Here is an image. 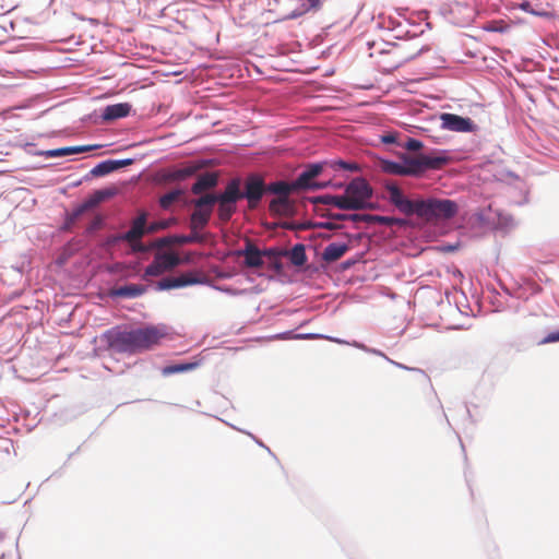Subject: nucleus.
<instances>
[{"label": "nucleus", "mask_w": 559, "mask_h": 559, "mask_svg": "<svg viewBox=\"0 0 559 559\" xmlns=\"http://www.w3.org/2000/svg\"><path fill=\"white\" fill-rule=\"evenodd\" d=\"M345 194L349 203L356 204L354 211H357L365 207L372 195V190L364 179H355L346 187Z\"/></svg>", "instance_id": "obj_5"}, {"label": "nucleus", "mask_w": 559, "mask_h": 559, "mask_svg": "<svg viewBox=\"0 0 559 559\" xmlns=\"http://www.w3.org/2000/svg\"><path fill=\"white\" fill-rule=\"evenodd\" d=\"M299 190L296 181L288 183L286 181H275L266 186V192L276 194L280 198H288L294 191Z\"/></svg>", "instance_id": "obj_22"}, {"label": "nucleus", "mask_w": 559, "mask_h": 559, "mask_svg": "<svg viewBox=\"0 0 559 559\" xmlns=\"http://www.w3.org/2000/svg\"><path fill=\"white\" fill-rule=\"evenodd\" d=\"M421 157L424 171L427 169H440L449 162V158L445 156H428L421 154Z\"/></svg>", "instance_id": "obj_27"}, {"label": "nucleus", "mask_w": 559, "mask_h": 559, "mask_svg": "<svg viewBox=\"0 0 559 559\" xmlns=\"http://www.w3.org/2000/svg\"><path fill=\"white\" fill-rule=\"evenodd\" d=\"M381 141L385 144L396 143V134L395 133H386L381 136Z\"/></svg>", "instance_id": "obj_38"}, {"label": "nucleus", "mask_w": 559, "mask_h": 559, "mask_svg": "<svg viewBox=\"0 0 559 559\" xmlns=\"http://www.w3.org/2000/svg\"><path fill=\"white\" fill-rule=\"evenodd\" d=\"M146 292L145 286L140 284H130L126 286L118 287L112 290V296L116 297H124V298H134L143 295Z\"/></svg>", "instance_id": "obj_24"}, {"label": "nucleus", "mask_w": 559, "mask_h": 559, "mask_svg": "<svg viewBox=\"0 0 559 559\" xmlns=\"http://www.w3.org/2000/svg\"><path fill=\"white\" fill-rule=\"evenodd\" d=\"M353 222H367L373 224H380L384 226H399L403 227L406 225V221L404 218H397L392 216H381V215H371V214H354L352 215Z\"/></svg>", "instance_id": "obj_12"}, {"label": "nucleus", "mask_w": 559, "mask_h": 559, "mask_svg": "<svg viewBox=\"0 0 559 559\" xmlns=\"http://www.w3.org/2000/svg\"><path fill=\"white\" fill-rule=\"evenodd\" d=\"M352 215H347V214H338V213H335V214H331L330 216L334 219H338V221H344V219H350L352 221Z\"/></svg>", "instance_id": "obj_40"}, {"label": "nucleus", "mask_w": 559, "mask_h": 559, "mask_svg": "<svg viewBox=\"0 0 559 559\" xmlns=\"http://www.w3.org/2000/svg\"><path fill=\"white\" fill-rule=\"evenodd\" d=\"M146 213L140 214L133 222L131 228L120 237V239L130 242L134 250L143 251L144 248L142 245H134V242L139 241L145 233H147L146 228Z\"/></svg>", "instance_id": "obj_9"}, {"label": "nucleus", "mask_w": 559, "mask_h": 559, "mask_svg": "<svg viewBox=\"0 0 559 559\" xmlns=\"http://www.w3.org/2000/svg\"><path fill=\"white\" fill-rule=\"evenodd\" d=\"M317 202L326 204V205H333L340 210H347V211H354L356 207L355 203H349V200H347L346 194L343 195H321L317 199Z\"/></svg>", "instance_id": "obj_17"}, {"label": "nucleus", "mask_w": 559, "mask_h": 559, "mask_svg": "<svg viewBox=\"0 0 559 559\" xmlns=\"http://www.w3.org/2000/svg\"><path fill=\"white\" fill-rule=\"evenodd\" d=\"M348 250V243L331 242L324 248L322 252V259L328 263L335 262L341 259Z\"/></svg>", "instance_id": "obj_15"}, {"label": "nucleus", "mask_w": 559, "mask_h": 559, "mask_svg": "<svg viewBox=\"0 0 559 559\" xmlns=\"http://www.w3.org/2000/svg\"><path fill=\"white\" fill-rule=\"evenodd\" d=\"M309 335H296L295 338H307Z\"/></svg>", "instance_id": "obj_43"}, {"label": "nucleus", "mask_w": 559, "mask_h": 559, "mask_svg": "<svg viewBox=\"0 0 559 559\" xmlns=\"http://www.w3.org/2000/svg\"><path fill=\"white\" fill-rule=\"evenodd\" d=\"M264 192H266V186L262 178L259 176H249L246 180L245 192H242V199L248 200L249 209H255L261 201Z\"/></svg>", "instance_id": "obj_6"}, {"label": "nucleus", "mask_w": 559, "mask_h": 559, "mask_svg": "<svg viewBox=\"0 0 559 559\" xmlns=\"http://www.w3.org/2000/svg\"><path fill=\"white\" fill-rule=\"evenodd\" d=\"M195 367H197L195 362L176 364V365H170V366L164 367L162 370V373L164 376H170L174 373H180V372L193 370Z\"/></svg>", "instance_id": "obj_30"}, {"label": "nucleus", "mask_w": 559, "mask_h": 559, "mask_svg": "<svg viewBox=\"0 0 559 559\" xmlns=\"http://www.w3.org/2000/svg\"><path fill=\"white\" fill-rule=\"evenodd\" d=\"M174 243H176L175 236L164 237V238H160V239H158L156 241V245L158 247L170 246V245H174Z\"/></svg>", "instance_id": "obj_37"}, {"label": "nucleus", "mask_w": 559, "mask_h": 559, "mask_svg": "<svg viewBox=\"0 0 559 559\" xmlns=\"http://www.w3.org/2000/svg\"><path fill=\"white\" fill-rule=\"evenodd\" d=\"M294 205L288 198H274L269 205V210L272 214L280 216H290L293 213Z\"/></svg>", "instance_id": "obj_20"}, {"label": "nucleus", "mask_w": 559, "mask_h": 559, "mask_svg": "<svg viewBox=\"0 0 559 559\" xmlns=\"http://www.w3.org/2000/svg\"><path fill=\"white\" fill-rule=\"evenodd\" d=\"M203 237L198 231H192L190 235H175V241L178 245L203 242Z\"/></svg>", "instance_id": "obj_32"}, {"label": "nucleus", "mask_w": 559, "mask_h": 559, "mask_svg": "<svg viewBox=\"0 0 559 559\" xmlns=\"http://www.w3.org/2000/svg\"><path fill=\"white\" fill-rule=\"evenodd\" d=\"M402 160L407 176H419L424 173L421 154L415 157L403 154Z\"/></svg>", "instance_id": "obj_23"}, {"label": "nucleus", "mask_w": 559, "mask_h": 559, "mask_svg": "<svg viewBox=\"0 0 559 559\" xmlns=\"http://www.w3.org/2000/svg\"><path fill=\"white\" fill-rule=\"evenodd\" d=\"M180 263L181 260L176 253H158L155 255L153 262L146 266L143 277L159 276L178 266Z\"/></svg>", "instance_id": "obj_4"}, {"label": "nucleus", "mask_w": 559, "mask_h": 559, "mask_svg": "<svg viewBox=\"0 0 559 559\" xmlns=\"http://www.w3.org/2000/svg\"><path fill=\"white\" fill-rule=\"evenodd\" d=\"M102 225V217L100 216H96L93 222L91 223L90 225V230H95V229H98Z\"/></svg>", "instance_id": "obj_39"}, {"label": "nucleus", "mask_w": 559, "mask_h": 559, "mask_svg": "<svg viewBox=\"0 0 559 559\" xmlns=\"http://www.w3.org/2000/svg\"><path fill=\"white\" fill-rule=\"evenodd\" d=\"M200 169L198 165H187L181 168H167L159 173V181L165 183L185 180Z\"/></svg>", "instance_id": "obj_11"}, {"label": "nucleus", "mask_w": 559, "mask_h": 559, "mask_svg": "<svg viewBox=\"0 0 559 559\" xmlns=\"http://www.w3.org/2000/svg\"><path fill=\"white\" fill-rule=\"evenodd\" d=\"M309 7L312 9H318L320 7V0H307Z\"/></svg>", "instance_id": "obj_41"}, {"label": "nucleus", "mask_w": 559, "mask_h": 559, "mask_svg": "<svg viewBox=\"0 0 559 559\" xmlns=\"http://www.w3.org/2000/svg\"><path fill=\"white\" fill-rule=\"evenodd\" d=\"M201 278L193 272L181 274L177 277H165L157 283L158 290H167L173 288L185 287L201 283Z\"/></svg>", "instance_id": "obj_10"}, {"label": "nucleus", "mask_w": 559, "mask_h": 559, "mask_svg": "<svg viewBox=\"0 0 559 559\" xmlns=\"http://www.w3.org/2000/svg\"><path fill=\"white\" fill-rule=\"evenodd\" d=\"M218 195L207 193L205 195H202L201 198L193 201L195 209H206L210 207L213 210V205L217 202Z\"/></svg>", "instance_id": "obj_31"}, {"label": "nucleus", "mask_w": 559, "mask_h": 559, "mask_svg": "<svg viewBox=\"0 0 559 559\" xmlns=\"http://www.w3.org/2000/svg\"><path fill=\"white\" fill-rule=\"evenodd\" d=\"M241 199L240 180L238 178L231 179L224 192L218 194L216 203H218L217 215L219 221L227 223L237 210L236 203Z\"/></svg>", "instance_id": "obj_3"}, {"label": "nucleus", "mask_w": 559, "mask_h": 559, "mask_svg": "<svg viewBox=\"0 0 559 559\" xmlns=\"http://www.w3.org/2000/svg\"><path fill=\"white\" fill-rule=\"evenodd\" d=\"M556 342H559V330L547 334L543 340L538 342V345H546Z\"/></svg>", "instance_id": "obj_36"}, {"label": "nucleus", "mask_w": 559, "mask_h": 559, "mask_svg": "<svg viewBox=\"0 0 559 559\" xmlns=\"http://www.w3.org/2000/svg\"><path fill=\"white\" fill-rule=\"evenodd\" d=\"M323 227H324V228H326V229H334V228H335V225H334V224H332V223H325V224L323 225Z\"/></svg>", "instance_id": "obj_42"}, {"label": "nucleus", "mask_w": 559, "mask_h": 559, "mask_svg": "<svg viewBox=\"0 0 559 559\" xmlns=\"http://www.w3.org/2000/svg\"><path fill=\"white\" fill-rule=\"evenodd\" d=\"M290 262L296 266H302L307 262V255L304 245H296L289 252Z\"/></svg>", "instance_id": "obj_29"}, {"label": "nucleus", "mask_w": 559, "mask_h": 559, "mask_svg": "<svg viewBox=\"0 0 559 559\" xmlns=\"http://www.w3.org/2000/svg\"><path fill=\"white\" fill-rule=\"evenodd\" d=\"M130 110L131 105L128 103L109 105L104 109L102 117L106 121H111L128 116Z\"/></svg>", "instance_id": "obj_19"}, {"label": "nucleus", "mask_w": 559, "mask_h": 559, "mask_svg": "<svg viewBox=\"0 0 559 559\" xmlns=\"http://www.w3.org/2000/svg\"><path fill=\"white\" fill-rule=\"evenodd\" d=\"M216 185L217 175L214 173H205L198 177V180L191 187V191L193 194H200L205 190L214 188Z\"/></svg>", "instance_id": "obj_21"}, {"label": "nucleus", "mask_w": 559, "mask_h": 559, "mask_svg": "<svg viewBox=\"0 0 559 559\" xmlns=\"http://www.w3.org/2000/svg\"><path fill=\"white\" fill-rule=\"evenodd\" d=\"M261 253H262V259L264 257L267 258L272 262L274 267H276V269L281 267V263L278 262L280 252L277 251V249L269 248L265 250H261Z\"/></svg>", "instance_id": "obj_34"}, {"label": "nucleus", "mask_w": 559, "mask_h": 559, "mask_svg": "<svg viewBox=\"0 0 559 559\" xmlns=\"http://www.w3.org/2000/svg\"><path fill=\"white\" fill-rule=\"evenodd\" d=\"M132 163L131 159L126 160H105L97 164L92 170L91 174L95 177H100L108 175L123 166L130 165Z\"/></svg>", "instance_id": "obj_14"}, {"label": "nucleus", "mask_w": 559, "mask_h": 559, "mask_svg": "<svg viewBox=\"0 0 559 559\" xmlns=\"http://www.w3.org/2000/svg\"><path fill=\"white\" fill-rule=\"evenodd\" d=\"M176 222H177L176 218L153 222L147 226L146 230L148 234H153L158 230L166 229V228L170 227L171 225L176 224Z\"/></svg>", "instance_id": "obj_33"}, {"label": "nucleus", "mask_w": 559, "mask_h": 559, "mask_svg": "<svg viewBox=\"0 0 559 559\" xmlns=\"http://www.w3.org/2000/svg\"><path fill=\"white\" fill-rule=\"evenodd\" d=\"M402 147L406 148L407 151H419L423 148V143L419 140L408 138L407 141L403 144H400Z\"/></svg>", "instance_id": "obj_35"}, {"label": "nucleus", "mask_w": 559, "mask_h": 559, "mask_svg": "<svg viewBox=\"0 0 559 559\" xmlns=\"http://www.w3.org/2000/svg\"><path fill=\"white\" fill-rule=\"evenodd\" d=\"M286 335H287V334H283V335H281L280 337H281V338H287V336H286Z\"/></svg>", "instance_id": "obj_44"}, {"label": "nucleus", "mask_w": 559, "mask_h": 559, "mask_svg": "<svg viewBox=\"0 0 559 559\" xmlns=\"http://www.w3.org/2000/svg\"><path fill=\"white\" fill-rule=\"evenodd\" d=\"M212 215V209H195L190 217V228L192 231L203 229L210 222Z\"/></svg>", "instance_id": "obj_18"}, {"label": "nucleus", "mask_w": 559, "mask_h": 559, "mask_svg": "<svg viewBox=\"0 0 559 559\" xmlns=\"http://www.w3.org/2000/svg\"><path fill=\"white\" fill-rule=\"evenodd\" d=\"M183 193L185 192L181 189H175L173 191L165 193L164 195H162L159 198V201H158L159 206L163 210H169L174 203L179 201V199L183 195Z\"/></svg>", "instance_id": "obj_26"}, {"label": "nucleus", "mask_w": 559, "mask_h": 559, "mask_svg": "<svg viewBox=\"0 0 559 559\" xmlns=\"http://www.w3.org/2000/svg\"><path fill=\"white\" fill-rule=\"evenodd\" d=\"M117 191L118 190L115 187L95 191L87 200L73 211L72 218L78 219L84 212L116 195Z\"/></svg>", "instance_id": "obj_7"}, {"label": "nucleus", "mask_w": 559, "mask_h": 559, "mask_svg": "<svg viewBox=\"0 0 559 559\" xmlns=\"http://www.w3.org/2000/svg\"><path fill=\"white\" fill-rule=\"evenodd\" d=\"M322 171V166L319 164H313L308 167L305 171H302L298 178L295 180L296 186L299 189H308V188H314L316 185H313L311 181L313 178H316L320 173Z\"/></svg>", "instance_id": "obj_16"}, {"label": "nucleus", "mask_w": 559, "mask_h": 559, "mask_svg": "<svg viewBox=\"0 0 559 559\" xmlns=\"http://www.w3.org/2000/svg\"><path fill=\"white\" fill-rule=\"evenodd\" d=\"M163 336L156 326L116 329L108 333V344L116 353L135 354L152 349Z\"/></svg>", "instance_id": "obj_2"}, {"label": "nucleus", "mask_w": 559, "mask_h": 559, "mask_svg": "<svg viewBox=\"0 0 559 559\" xmlns=\"http://www.w3.org/2000/svg\"><path fill=\"white\" fill-rule=\"evenodd\" d=\"M389 202L406 216L417 217L430 222L433 219H449L457 213V204L448 199H408L403 190L394 182H386Z\"/></svg>", "instance_id": "obj_1"}, {"label": "nucleus", "mask_w": 559, "mask_h": 559, "mask_svg": "<svg viewBox=\"0 0 559 559\" xmlns=\"http://www.w3.org/2000/svg\"><path fill=\"white\" fill-rule=\"evenodd\" d=\"M443 129L454 132H474L476 124L469 118H464L454 114L444 112L440 116Z\"/></svg>", "instance_id": "obj_8"}, {"label": "nucleus", "mask_w": 559, "mask_h": 559, "mask_svg": "<svg viewBox=\"0 0 559 559\" xmlns=\"http://www.w3.org/2000/svg\"><path fill=\"white\" fill-rule=\"evenodd\" d=\"M381 169L385 174L395 175V176H407V171L404 168L403 163L391 162V160H382Z\"/></svg>", "instance_id": "obj_28"}, {"label": "nucleus", "mask_w": 559, "mask_h": 559, "mask_svg": "<svg viewBox=\"0 0 559 559\" xmlns=\"http://www.w3.org/2000/svg\"><path fill=\"white\" fill-rule=\"evenodd\" d=\"M238 255L245 258V265L247 267L258 269L264 264L261 250L250 241L247 242L243 250L238 251Z\"/></svg>", "instance_id": "obj_13"}, {"label": "nucleus", "mask_w": 559, "mask_h": 559, "mask_svg": "<svg viewBox=\"0 0 559 559\" xmlns=\"http://www.w3.org/2000/svg\"><path fill=\"white\" fill-rule=\"evenodd\" d=\"M92 150V146H67L56 150H49L46 152V156L48 157H59V156H67L78 153H83Z\"/></svg>", "instance_id": "obj_25"}]
</instances>
